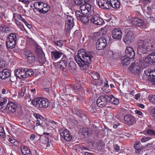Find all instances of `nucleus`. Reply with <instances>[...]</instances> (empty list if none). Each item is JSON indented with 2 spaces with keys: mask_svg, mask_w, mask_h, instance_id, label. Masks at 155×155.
I'll return each mask as SVG.
<instances>
[{
  "mask_svg": "<svg viewBox=\"0 0 155 155\" xmlns=\"http://www.w3.org/2000/svg\"><path fill=\"white\" fill-rule=\"evenodd\" d=\"M84 49L78 52V55L74 57V59L79 66L83 68L84 70L89 68V64L91 62L93 54L92 51H85Z\"/></svg>",
  "mask_w": 155,
  "mask_h": 155,
  "instance_id": "obj_1",
  "label": "nucleus"
},
{
  "mask_svg": "<svg viewBox=\"0 0 155 155\" xmlns=\"http://www.w3.org/2000/svg\"><path fill=\"white\" fill-rule=\"evenodd\" d=\"M33 105L38 108H46L50 105L48 100L45 98H37L33 99L32 101Z\"/></svg>",
  "mask_w": 155,
  "mask_h": 155,
  "instance_id": "obj_2",
  "label": "nucleus"
},
{
  "mask_svg": "<svg viewBox=\"0 0 155 155\" xmlns=\"http://www.w3.org/2000/svg\"><path fill=\"white\" fill-rule=\"evenodd\" d=\"M147 42V41L139 39L137 42V54L141 57H142L143 55L147 53V50L146 48Z\"/></svg>",
  "mask_w": 155,
  "mask_h": 155,
  "instance_id": "obj_3",
  "label": "nucleus"
},
{
  "mask_svg": "<svg viewBox=\"0 0 155 155\" xmlns=\"http://www.w3.org/2000/svg\"><path fill=\"white\" fill-rule=\"evenodd\" d=\"M80 8L82 14L92 15L95 14L94 7L89 4H84L80 6Z\"/></svg>",
  "mask_w": 155,
  "mask_h": 155,
  "instance_id": "obj_4",
  "label": "nucleus"
},
{
  "mask_svg": "<svg viewBox=\"0 0 155 155\" xmlns=\"http://www.w3.org/2000/svg\"><path fill=\"white\" fill-rule=\"evenodd\" d=\"M17 40V36L15 33H11L8 36L6 44L7 48L12 49L15 48L16 45Z\"/></svg>",
  "mask_w": 155,
  "mask_h": 155,
  "instance_id": "obj_5",
  "label": "nucleus"
},
{
  "mask_svg": "<svg viewBox=\"0 0 155 155\" xmlns=\"http://www.w3.org/2000/svg\"><path fill=\"white\" fill-rule=\"evenodd\" d=\"M135 37V36L133 31L129 30L125 32L123 40L126 44H129L132 42Z\"/></svg>",
  "mask_w": 155,
  "mask_h": 155,
  "instance_id": "obj_6",
  "label": "nucleus"
},
{
  "mask_svg": "<svg viewBox=\"0 0 155 155\" xmlns=\"http://www.w3.org/2000/svg\"><path fill=\"white\" fill-rule=\"evenodd\" d=\"M77 18L79 21H81L83 24L85 25H88L89 18L87 14H82L79 10L76 11L75 12Z\"/></svg>",
  "mask_w": 155,
  "mask_h": 155,
  "instance_id": "obj_7",
  "label": "nucleus"
},
{
  "mask_svg": "<svg viewBox=\"0 0 155 155\" xmlns=\"http://www.w3.org/2000/svg\"><path fill=\"white\" fill-rule=\"evenodd\" d=\"M66 18L65 29L66 32H68L74 25L73 18L69 15H66Z\"/></svg>",
  "mask_w": 155,
  "mask_h": 155,
  "instance_id": "obj_8",
  "label": "nucleus"
},
{
  "mask_svg": "<svg viewBox=\"0 0 155 155\" xmlns=\"http://www.w3.org/2000/svg\"><path fill=\"white\" fill-rule=\"evenodd\" d=\"M140 63L135 62L132 63L128 68V70L132 73L137 75L140 71L141 67Z\"/></svg>",
  "mask_w": 155,
  "mask_h": 155,
  "instance_id": "obj_9",
  "label": "nucleus"
},
{
  "mask_svg": "<svg viewBox=\"0 0 155 155\" xmlns=\"http://www.w3.org/2000/svg\"><path fill=\"white\" fill-rule=\"evenodd\" d=\"M107 41L104 37H101L97 41L96 43V47L98 50L103 49L107 45Z\"/></svg>",
  "mask_w": 155,
  "mask_h": 155,
  "instance_id": "obj_10",
  "label": "nucleus"
},
{
  "mask_svg": "<svg viewBox=\"0 0 155 155\" xmlns=\"http://www.w3.org/2000/svg\"><path fill=\"white\" fill-rule=\"evenodd\" d=\"M108 102L107 95L104 94L99 97L97 101V104L99 107H105L107 103Z\"/></svg>",
  "mask_w": 155,
  "mask_h": 155,
  "instance_id": "obj_11",
  "label": "nucleus"
},
{
  "mask_svg": "<svg viewBox=\"0 0 155 155\" xmlns=\"http://www.w3.org/2000/svg\"><path fill=\"white\" fill-rule=\"evenodd\" d=\"M122 33L121 29L119 28H114L112 31V36L113 39L120 40L122 37Z\"/></svg>",
  "mask_w": 155,
  "mask_h": 155,
  "instance_id": "obj_12",
  "label": "nucleus"
},
{
  "mask_svg": "<svg viewBox=\"0 0 155 155\" xmlns=\"http://www.w3.org/2000/svg\"><path fill=\"white\" fill-rule=\"evenodd\" d=\"M94 15L90 19V21L94 24L97 25H101L104 22L103 19L100 18L98 14L95 13Z\"/></svg>",
  "mask_w": 155,
  "mask_h": 155,
  "instance_id": "obj_13",
  "label": "nucleus"
},
{
  "mask_svg": "<svg viewBox=\"0 0 155 155\" xmlns=\"http://www.w3.org/2000/svg\"><path fill=\"white\" fill-rule=\"evenodd\" d=\"M61 136L65 140L67 141H70L72 136L70 134L68 130L66 129H62L61 130Z\"/></svg>",
  "mask_w": 155,
  "mask_h": 155,
  "instance_id": "obj_14",
  "label": "nucleus"
},
{
  "mask_svg": "<svg viewBox=\"0 0 155 155\" xmlns=\"http://www.w3.org/2000/svg\"><path fill=\"white\" fill-rule=\"evenodd\" d=\"M124 120L125 124L129 125H131L135 123L136 121V119L134 117L130 114L126 115L124 116Z\"/></svg>",
  "mask_w": 155,
  "mask_h": 155,
  "instance_id": "obj_15",
  "label": "nucleus"
},
{
  "mask_svg": "<svg viewBox=\"0 0 155 155\" xmlns=\"http://www.w3.org/2000/svg\"><path fill=\"white\" fill-rule=\"evenodd\" d=\"M17 108L16 104L13 102H10L8 104L5 109L9 114H12L16 111Z\"/></svg>",
  "mask_w": 155,
  "mask_h": 155,
  "instance_id": "obj_16",
  "label": "nucleus"
},
{
  "mask_svg": "<svg viewBox=\"0 0 155 155\" xmlns=\"http://www.w3.org/2000/svg\"><path fill=\"white\" fill-rule=\"evenodd\" d=\"M125 56L130 58H133L135 56V53L133 48L130 47H127L125 49Z\"/></svg>",
  "mask_w": 155,
  "mask_h": 155,
  "instance_id": "obj_17",
  "label": "nucleus"
},
{
  "mask_svg": "<svg viewBox=\"0 0 155 155\" xmlns=\"http://www.w3.org/2000/svg\"><path fill=\"white\" fill-rule=\"evenodd\" d=\"M25 58L27 59L29 63H33L35 61V58L34 54L29 51H26L24 53Z\"/></svg>",
  "mask_w": 155,
  "mask_h": 155,
  "instance_id": "obj_18",
  "label": "nucleus"
},
{
  "mask_svg": "<svg viewBox=\"0 0 155 155\" xmlns=\"http://www.w3.org/2000/svg\"><path fill=\"white\" fill-rule=\"evenodd\" d=\"M98 3L99 7L102 9H109L110 8L109 4L106 0H99Z\"/></svg>",
  "mask_w": 155,
  "mask_h": 155,
  "instance_id": "obj_19",
  "label": "nucleus"
},
{
  "mask_svg": "<svg viewBox=\"0 0 155 155\" xmlns=\"http://www.w3.org/2000/svg\"><path fill=\"white\" fill-rule=\"evenodd\" d=\"M146 50L147 53V51L153 50L155 49V41L153 40L147 41Z\"/></svg>",
  "mask_w": 155,
  "mask_h": 155,
  "instance_id": "obj_20",
  "label": "nucleus"
},
{
  "mask_svg": "<svg viewBox=\"0 0 155 155\" xmlns=\"http://www.w3.org/2000/svg\"><path fill=\"white\" fill-rule=\"evenodd\" d=\"M25 69H18L16 71L15 75L16 77H18L20 79L24 80L25 78Z\"/></svg>",
  "mask_w": 155,
  "mask_h": 155,
  "instance_id": "obj_21",
  "label": "nucleus"
},
{
  "mask_svg": "<svg viewBox=\"0 0 155 155\" xmlns=\"http://www.w3.org/2000/svg\"><path fill=\"white\" fill-rule=\"evenodd\" d=\"M145 61L147 63H150V64L155 63V51L145 58Z\"/></svg>",
  "mask_w": 155,
  "mask_h": 155,
  "instance_id": "obj_22",
  "label": "nucleus"
},
{
  "mask_svg": "<svg viewBox=\"0 0 155 155\" xmlns=\"http://www.w3.org/2000/svg\"><path fill=\"white\" fill-rule=\"evenodd\" d=\"M110 7L114 9L119 8L120 6V2L118 0H107Z\"/></svg>",
  "mask_w": 155,
  "mask_h": 155,
  "instance_id": "obj_23",
  "label": "nucleus"
},
{
  "mask_svg": "<svg viewBox=\"0 0 155 155\" xmlns=\"http://www.w3.org/2000/svg\"><path fill=\"white\" fill-rule=\"evenodd\" d=\"M51 55L53 58H54L55 60L59 59L63 54L57 50H55L51 52Z\"/></svg>",
  "mask_w": 155,
  "mask_h": 155,
  "instance_id": "obj_24",
  "label": "nucleus"
},
{
  "mask_svg": "<svg viewBox=\"0 0 155 155\" xmlns=\"http://www.w3.org/2000/svg\"><path fill=\"white\" fill-rule=\"evenodd\" d=\"M10 76V73L9 70L4 69L2 72H0V77L2 79H5Z\"/></svg>",
  "mask_w": 155,
  "mask_h": 155,
  "instance_id": "obj_25",
  "label": "nucleus"
},
{
  "mask_svg": "<svg viewBox=\"0 0 155 155\" xmlns=\"http://www.w3.org/2000/svg\"><path fill=\"white\" fill-rule=\"evenodd\" d=\"M108 102L117 105L119 104V101L117 99L115 98L112 95H107Z\"/></svg>",
  "mask_w": 155,
  "mask_h": 155,
  "instance_id": "obj_26",
  "label": "nucleus"
},
{
  "mask_svg": "<svg viewBox=\"0 0 155 155\" xmlns=\"http://www.w3.org/2000/svg\"><path fill=\"white\" fill-rule=\"evenodd\" d=\"M132 25L137 26H142L143 23V21L138 18H133L131 19Z\"/></svg>",
  "mask_w": 155,
  "mask_h": 155,
  "instance_id": "obj_27",
  "label": "nucleus"
},
{
  "mask_svg": "<svg viewBox=\"0 0 155 155\" xmlns=\"http://www.w3.org/2000/svg\"><path fill=\"white\" fill-rule=\"evenodd\" d=\"M69 71L72 73H74L76 72V66L73 61H71L69 63Z\"/></svg>",
  "mask_w": 155,
  "mask_h": 155,
  "instance_id": "obj_28",
  "label": "nucleus"
},
{
  "mask_svg": "<svg viewBox=\"0 0 155 155\" xmlns=\"http://www.w3.org/2000/svg\"><path fill=\"white\" fill-rule=\"evenodd\" d=\"M132 58L124 56L121 58V62L124 66H126L130 64V59Z\"/></svg>",
  "mask_w": 155,
  "mask_h": 155,
  "instance_id": "obj_29",
  "label": "nucleus"
},
{
  "mask_svg": "<svg viewBox=\"0 0 155 155\" xmlns=\"http://www.w3.org/2000/svg\"><path fill=\"white\" fill-rule=\"evenodd\" d=\"M141 143L139 141H136L134 144V147L136 150V153H139L142 150H143V148L140 146Z\"/></svg>",
  "mask_w": 155,
  "mask_h": 155,
  "instance_id": "obj_30",
  "label": "nucleus"
},
{
  "mask_svg": "<svg viewBox=\"0 0 155 155\" xmlns=\"http://www.w3.org/2000/svg\"><path fill=\"white\" fill-rule=\"evenodd\" d=\"M25 78L30 77L34 75V72L31 69L26 68L25 69Z\"/></svg>",
  "mask_w": 155,
  "mask_h": 155,
  "instance_id": "obj_31",
  "label": "nucleus"
},
{
  "mask_svg": "<svg viewBox=\"0 0 155 155\" xmlns=\"http://www.w3.org/2000/svg\"><path fill=\"white\" fill-rule=\"evenodd\" d=\"M99 107L97 104H95V103H93L89 108V110L91 113H95L97 112Z\"/></svg>",
  "mask_w": 155,
  "mask_h": 155,
  "instance_id": "obj_32",
  "label": "nucleus"
},
{
  "mask_svg": "<svg viewBox=\"0 0 155 155\" xmlns=\"http://www.w3.org/2000/svg\"><path fill=\"white\" fill-rule=\"evenodd\" d=\"M67 64V61H60L58 63V66L59 68L61 69L63 71H64L66 68Z\"/></svg>",
  "mask_w": 155,
  "mask_h": 155,
  "instance_id": "obj_33",
  "label": "nucleus"
},
{
  "mask_svg": "<svg viewBox=\"0 0 155 155\" xmlns=\"http://www.w3.org/2000/svg\"><path fill=\"white\" fill-rule=\"evenodd\" d=\"M18 86V87H21V90L19 92L18 94L20 96L22 97L25 95V94L26 91V87L21 83H20Z\"/></svg>",
  "mask_w": 155,
  "mask_h": 155,
  "instance_id": "obj_34",
  "label": "nucleus"
},
{
  "mask_svg": "<svg viewBox=\"0 0 155 155\" xmlns=\"http://www.w3.org/2000/svg\"><path fill=\"white\" fill-rule=\"evenodd\" d=\"M7 101V99L6 97H0V109L3 108L5 106Z\"/></svg>",
  "mask_w": 155,
  "mask_h": 155,
  "instance_id": "obj_35",
  "label": "nucleus"
},
{
  "mask_svg": "<svg viewBox=\"0 0 155 155\" xmlns=\"http://www.w3.org/2000/svg\"><path fill=\"white\" fill-rule=\"evenodd\" d=\"M18 18L21 21L24 22V23L26 21L25 19L24 18L21 16V15L20 14L18 13H15L13 14V18L15 21V18Z\"/></svg>",
  "mask_w": 155,
  "mask_h": 155,
  "instance_id": "obj_36",
  "label": "nucleus"
},
{
  "mask_svg": "<svg viewBox=\"0 0 155 155\" xmlns=\"http://www.w3.org/2000/svg\"><path fill=\"white\" fill-rule=\"evenodd\" d=\"M35 51L37 54L39 55V57H40L39 55L41 54V56H42L41 58L43 59L42 60H45L44 59L45 57L43 53L42 52V50L40 47L39 46L36 47Z\"/></svg>",
  "mask_w": 155,
  "mask_h": 155,
  "instance_id": "obj_37",
  "label": "nucleus"
},
{
  "mask_svg": "<svg viewBox=\"0 0 155 155\" xmlns=\"http://www.w3.org/2000/svg\"><path fill=\"white\" fill-rule=\"evenodd\" d=\"M21 151L24 155H31V153L29 149L26 147L24 146L21 149Z\"/></svg>",
  "mask_w": 155,
  "mask_h": 155,
  "instance_id": "obj_38",
  "label": "nucleus"
},
{
  "mask_svg": "<svg viewBox=\"0 0 155 155\" xmlns=\"http://www.w3.org/2000/svg\"><path fill=\"white\" fill-rule=\"evenodd\" d=\"M71 87L75 91H80L82 90L81 85L77 83L75 84H72L71 86Z\"/></svg>",
  "mask_w": 155,
  "mask_h": 155,
  "instance_id": "obj_39",
  "label": "nucleus"
},
{
  "mask_svg": "<svg viewBox=\"0 0 155 155\" xmlns=\"http://www.w3.org/2000/svg\"><path fill=\"white\" fill-rule=\"evenodd\" d=\"M90 74L92 78L95 80H98L100 78L99 74L96 72L91 71L90 73Z\"/></svg>",
  "mask_w": 155,
  "mask_h": 155,
  "instance_id": "obj_40",
  "label": "nucleus"
},
{
  "mask_svg": "<svg viewBox=\"0 0 155 155\" xmlns=\"http://www.w3.org/2000/svg\"><path fill=\"white\" fill-rule=\"evenodd\" d=\"M16 25L22 31L25 30V28L23 25L16 18H15V21H14Z\"/></svg>",
  "mask_w": 155,
  "mask_h": 155,
  "instance_id": "obj_41",
  "label": "nucleus"
},
{
  "mask_svg": "<svg viewBox=\"0 0 155 155\" xmlns=\"http://www.w3.org/2000/svg\"><path fill=\"white\" fill-rule=\"evenodd\" d=\"M76 5H80L85 3H87L89 1L86 0H73Z\"/></svg>",
  "mask_w": 155,
  "mask_h": 155,
  "instance_id": "obj_42",
  "label": "nucleus"
},
{
  "mask_svg": "<svg viewBox=\"0 0 155 155\" xmlns=\"http://www.w3.org/2000/svg\"><path fill=\"white\" fill-rule=\"evenodd\" d=\"M108 53L110 56V57L112 58H116L118 56L117 54L115 53L111 50L108 51Z\"/></svg>",
  "mask_w": 155,
  "mask_h": 155,
  "instance_id": "obj_43",
  "label": "nucleus"
},
{
  "mask_svg": "<svg viewBox=\"0 0 155 155\" xmlns=\"http://www.w3.org/2000/svg\"><path fill=\"white\" fill-rule=\"evenodd\" d=\"M0 30L3 32L8 33L10 31L9 28L5 25L2 26L0 27Z\"/></svg>",
  "mask_w": 155,
  "mask_h": 155,
  "instance_id": "obj_44",
  "label": "nucleus"
},
{
  "mask_svg": "<svg viewBox=\"0 0 155 155\" xmlns=\"http://www.w3.org/2000/svg\"><path fill=\"white\" fill-rule=\"evenodd\" d=\"M29 91L30 94L32 96L35 97L37 96V94L35 88L31 87Z\"/></svg>",
  "mask_w": 155,
  "mask_h": 155,
  "instance_id": "obj_45",
  "label": "nucleus"
},
{
  "mask_svg": "<svg viewBox=\"0 0 155 155\" xmlns=\"http://www.w3.org/2000/svg\"><path fill=\"white\" fill-rule=\"evenodd\" d=\"M143 61H144V62L142 61H140L138 62L140 63V66L141 65V69L142 68V69L145 68L147 66L148 64H150V63H147L145 61V60H143Z\"/></svg>",
  "mask_w": 155,
  "mask_h": 155,
  "instance_id": "obj_46",
  "label": "nucleus"
},
{
  "mask_svg": "<svg viewBox=\"0 0 155 155\" xmlns=\"http://www.w3.org/2000/svg\"><path fill=\"white\" fill-rule=\"evenodd\" d=\"M137 75H139V77L140 79H142L143 80H146L147 78L146 76L144 74V73L142 74L141 71L139 73V74H138Z\"/></svg>",
  "mask_w": 155,
  "mask_h": 155,
  "instance_id": "obj_47",
  "label": "nucleus"
},
{
  "mask_svg": "<svg viewBox=\"0 0 155 155\" xmlns=\"http://www.w3.org/2000/svg\"><path fill=\"white\" fill-rule=\"evenodd\" d=\"M149 101L153 104H155V95H150L148 97Z\"/></svg>",
  "mask_w": 155,
  "mask_h": 155,
  "instance_id": "obj_48",
  "label": "nucleus"
},
{
  "mask_svg": "<svg viewBox=\"0 0 155 155\" xmlns=\"http://www.w3.org/2000/svg\"><path fill=\"white\" fill-rule=\"evenodd\" d=\"M49 9V7L46 8L41 7L40 13L45 14L48 12Z\"/></svg>",
  "mask_w": 155,
  "mask_h": 155,
  "instance_id": "obj_49",
  "label": "nucleus"
},
{
  "mask_svg": "<svg viewBox=\"0 0 155 155\" xmlns=\"http://www.w3.org/2000/svg\"><path fill=\"white\" fill-rule=\"evenodd\" d=\"M53 42L54 44L56 46H58V47H61L63 45L62 41H54Z\"/></svg>",
  "mask_w": 155,
  "mask_h": 155,
  "instance_id": "obj_50",
  "label": "nucleus"
},
{
  "mask_svg": "<svg viewBox=\"0 0 155 155\" xmlns=\"http://www.w3.org/2000/svg\"><path fill=\"white\" fill-rule=\"evenodd\" d=\"M144 74H145L146 77L151 76V70L150 69H148L147 70H144Z\"/></svg>",
  "mask_w": 155,
  "mask_h": 155,
  "instance_id": "obj_51",
  "label": "nucleus"
},
{
  "mask_svg": "<svg viewBox=\"0 0 155 155\" xmlns=\"http://www.w3.org/2000/svg\"><path fill=\"white\" fill-rule=\"evenodd\" d=\"M152 12L150 11H149L146 9L145 10V12H144V14L146 16L147 18H149V17L150 16V15H151Z\"/></svg>",
  "mask_w": 155,
  "mask_h": 155,
  "instance_id": "obj_52",
  "label": "nucleus"
},
{
  "mask_svg": "<svg viewBox=\"0 0 155 155\" xmlns=\"http://www.w3.org/2000/svg\"><path fill=\"white\" fill-rule=\"evenodd\" d=\"M103 145V144L101 143V141H99L96 143L97 147L99 150L102 149Z\"/></svg>",
  "mask_w": 155,
  "mask_h": 155,
  "instance_id": "obj_53",
  "label": "nucleus"
},
{
  "mask_svg": "<svg viewBox=\"0 0 155 155\" xmlns=\"http://www.w3.org/2000/svg\"><path fill=\"white\" fill-rule=\"evenodd\" d=\"M0 128L1 129V131H0V135L1 137L4 138L5 137V135L3 128V127H0Z\"/></svg>",
  "mask_w": 155,
  "mask_h": 155,
  "instance_id": "obj_54",
  "label": "nucleus"
},
{
  "mask_svg": "<svg viewBox=\"0 0 155 155\" xmlns=\"http://www.w3.org/2000/svg\"><path fill=\"white\" fill-rule=\"evenodd\" d=\"M42 120H41V119L37 120L36 121V126H42Z\"/></svg>",
  "mask_w": 155,
  "mask_h": 155,
  "instance_id": "obj_55",
  "label": "nucleus"
},
{
  "mask_svg": "<svg viewBox=\"0 0 155 155\" xmlns=\"http://www.w3.org/2000/svg\"><path fill=\"white\" fill-rule=\"evenodd\" d=\"M43 4V2H35L34 4V7H41V4Z\"/></svg>",
  "mask_w": 155,
  "mask_h": 155,
  "instance_id": "obj_56",
  "label": "nucleus"
},
{
  "mask_svg": "<svg viewBox=\"0 0 155 155\" xmlns=\"http://www.w3.org/2000/svg\"><path fill=\"white\" fill-rule=\"evenodd\" d=\"M147 133L150 135H155V132L152 130H148L147 131Z\"/></svg>",
  "mask_w": 155,
  "mask_h": 155,
  "instance_id": "obj_57",
  "label": "nucleus"
},
{
  "mask_svg": "<svg viewBox=\"0 0 155 155\" xmlns=\"http://www.w3.org/2000/svg\"><path fill=\"white\" fill-rule=\"evenodd\" d=\"M80 131L81 132L82 135H85L87 132V130L85 128H84L83 127L81 128L80 129Z\"/></svg>",
  "mask_w": 155,
  "mask_h": 155,
  "instance_id": "obj_58",
  "label": "nucleus"
},
{
  "mask_svg": "<svg viewBox=\"0 0 155 155\" xmlns=\"http://www.w3.org/2000/svg\"><path fill=\"white\" fill-rule=\"evenodd\" d=\"M6 61L2 60H0V68H3L5 67Z\"/></svg>",
  "mask_w": 155,
  "mask_h": 155,
  "instance_id": "obj_59",
  "label": "nucleus"
},
{
  "mask_svg": "<svg viewBox=\"0 0 155 155\" xmlns=\"http://www.w3.org/2000/svg\"><path fill=\"white\" fill-rule=\"evenodd\" d=\"M73 112L74 114L78 115H81L80 112L78 109L74 108L73 110Z\"/></svg>",
  "mask_w": 155,
  "mask_h": 155,
  "instance_id": "obj_60",
  "label": "nucleus"
},
{
  "mask_svg": "<svg viewBox=\"0 0 155 155\" xmlns=\"http://www.w3.org/2000/svg\"><path fill=\"white\" fill-rule=\"evenodd\" d=\"M147 18L148 20H149L151 22L155 23V15L154 16V17L153 16H151V15H150V17Z\"/></svg>",
  "mask_w": 155,
  "mask_h": 155,
  "instance_id": "obj_61",
  "label": "nucleus"
},
{
  "mask_svg": "<svg viewBox=\"0 0 155 155\" xmlns=\"http://www.w3.org/2000/svg\"><path fill=\"white\" fill-rule=\"evenodd\" d=\"M56 21L58 22H61L63 20L62 17L60 15L56 16Z\"/></svg>",
  "mask_w": 155,
  "mask_h": 155,
  "instance_id": "obj_62",
  "label": "nucleus"
},
{
  "mask_svg": "<svg viewBox=\"0 0 155 155\" xmlns=\"http://www.w3.org/2000/svg\"><path fill=\"white\" fill-rule=\"evenodd\" d=\"M28 125L30 128L31 129H34L35 127L34 122L33 121L29 123Z\"/></svg>",
  "mask_w": 155,
  "mask_h": 155,
  "instance_id": "obj_63",
  "label": "nucleus"
},
{
  "mask_svg": "<svg viewBox=\"0 0 155 155\" xmlns=\"http://www.w3.org/2000/svg\"><path fill=\"white\" fill-rule=\"evenodd\" d=\"M150 115L153 118L155 119V108H153L151 109Z\"/></svg>",
  "mask_w": 155,
  "mask_h": 155,
  "instance_id": "obj_64",
  "label": "nucleus"
}]
</instances>
